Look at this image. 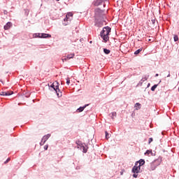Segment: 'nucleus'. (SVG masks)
Instances as JSON below:
<instances>
[{
    "mask_svg": "<svg viewBox=\"0 0 179 179\" xmlns=\"http://www.w3.org/2000/svg\"><path fill=\"white\" fill-rule=\"evenodd\" d=\"M162 157H159L157 159L154 160L152 162H154V164H156L157 167L158 166H160V164H162Z\"/></svg>",
    "mask_w": 179,
    "mask_h": 179,
    "instance_id": "obj_8",
    "label": "nucleus"
},
{
    "mask_svg": "<svg viewBox=\"0 0 179 179\" xmlns=\"http://www.w3.org/2000/svg\"><path fill=\"white\" fill-rule=\"evenodd\" d=\"M66 57H67L68 59H71V58H73V57H75V53L68 55Z\"/></svg>",
    "mask_w": 179,
    "mask_h": 179,
    "instance_id": "obj_22",
    "label": "nucleus"
},
{
    "mask_svg": "<svg viewBox=\"0 0 179 179\" xmlns=\"http://www.w3.org/2000/svg\"><path fill=\"white\" fill-rule=\"evenodd\" d=\"M170 76H171L170 75V71H168V75L166 76V78H170Z\"/></svg>",
    "mask_w": 179,
    "mask_h": 179,
    "instance_id": "obj_39",
    "label": "nucleus"
},
{
    "mask_svg": "<svg viewBox=\"0 0 179 179\" xmlns=\"http://www.w3.org/2000/svg\"><path fill=\"white\" fill-rule=\"evenodd\" d=\"M109 115H110V118H112V120H114V118H115V117H117V113L112 112Z\"/></svg>",
    "mask_w": 179,
    "mask_h": 179,
    "instance_id": "obj_17",
    "label": "nucleus"
},
{
    "mask_svg": "<svg viewBox=\"0 0 179 179\" xmlns=\"http://www.w3.org/2000/svg\"><path fill=\"white\" fill-rule=\"evenodd\" d=\"M24 12H25V15H26V16H29V9H24Z\"/></svg>",
    "mask_w": 179,
    "mask_h": 179,
    "instance_id": "obj_27",
    "label": "nucleus"
},
{
    "mask_svg": "<svg viewBox=\"0 0 179 179\" xmlns=\"http://www.w3.org/2000/svg\"><path fill=\"white\" fill-rule=\"evenodd\" d=\"M64 26H68V23H63Z\"/></svg>",
    "mask_w": 179,
    "mask_h": 179,
    "instance_id": "obj_41",
    "label": "nucleus"
},
{
    "mask_svg": "<svg viewBox=\"0 0 179 179\" xmlns=\"http://www.w3.org/2000/svg\"><path fill=\"white\" fill-rule=\"evenodd\" d=\"M157 76H159V73L155 74V78H157Z\"/></svg>",
    "mask_w": 179,
    "mask_h": 179,
    "instance_id": "obj_42",
    "label": "nucleus"
},
{
    "mask_svg": "<svg viewBox=\"0 0 179 179\" xmlns=\"http://www.w3.org/2000/svg\"><path fill=\"white\" fill-rule=\"evenodd\" d=\"M103 52L106 55H108V54H110V52H111V50H108L107 48H103Z\"/></svg>",
    "mask_w": 179,
    "mask_h": 179,
    "instance_id": "obj_19",
    "label": "nucleus"
},
{
    "mask_svg": "<svg viewBox=\"0 0 179 179\" xmlns=\"http://www.w3.org/2000/svg\"><path fill=\"white\" fill-rule=\"evenodd\" d=\"M143 79H141V81L139 82L138 85H142V83H143Z\"/></svg>",
    "mask_w": 179,
    "mask_h": 179,
    "instance_id": "obj_38",
    "label": "nucleus"
},
{
    "mask_svg": "<svg viewBox=\"0 0 179 179\" xmlns=\"http://www.w3.org/2000/svg\"><path fill=\"white\" fill-rule=\"evenodd\" d=\"M44 143H45V142H44L43 140L42 139L40 143L41 146H43L44 145Z\"/></svg>",
    "mask_w": 179,
    "mask_h": 179,
    "instance_id": "obj_36",
    "label": "nucleus"
},
{
    "mask_svg": "<svg viewBox=\"0 0 179 179\" xmlns=\"http://www.w3.org/2000/svg\"><path fill=\"white\" fill-rule=\"evenodd\" d=\"M46 1H48V0H46Z\"/></svg>",
    "mask_w": 179,
    "mask_h": 179,
    "instance_id": "obj_47",
    "label": "nucleus"
},
{
    "mask_svg": "<svg viewBox=\"0 0 179 179\" xmlns=\"http://www.w3.org/2000/svg\"><path fill=\"white\" fill-rule=\"evenodd\" d=\"M68 59H68L67 56H64V57H62V61L63 62H65L67 61Z\"/></svg>",
    "mask_w": 179,
    "mask_h": 179,
    "instance_id": "obj_24",
    "label": "nucleus"
},
{
    "mask_svg": "<svg viewBox=\"0 0 179 179\" xmlns=\"http://www.w3.org/2000/svg\"><path fill=\"white\" fill-rule=\"evenodd\" d=\"M0 82L3 85V81H2V80H0Z\"/></svg>",
    "mask_w": 179,
    "mask_h": 179,
    "instance_id": "obj_44",
    "label": "nucleus"
},
{
    "mask_svg": "<svg viewBox=\"0 0 179 179\" xmlns=\"http://www.w3.org/2000/svg\"><path fill=\"white\" fill-rule=\"evenodd\" d=\"M56 1H59V0H56Z\"/></svg>",
    "mask_w": 179,
    "mask_h": 179,
    "instance_id": "obj_46",
    "label": "nucleus"
},
{
    "mask_svg": "<svg viewBox=\"0 0 179 179\" xmlns=\"http://www.w3.org/2000/svg\"><path fill=\"white\" fill-rule=\"evenodd\" d=\"M152 142H153V138H150L148 139V145H150V143H152Z\"/></svg>",
    "mask_w": 179,
    "mask_h": 179,
    "instance_id": "obj_29",
    "label": "nucleus"
},
{
    "mask_svg": "<svg viewBox=\"0 0 179 179\" xmlns=\"http://www.w3.org/2000/svg\"><path fill=\"white\" fill-rule=\"evenodd\" d=\"M10 27H12V22H8L4 25L3 29L4 30H9Z\"/></svg>",
    "mask_w": 179,
    "mask_h": 179,
    "instance_id": "obj_12",
    "label": "nucleus"
},
{
    "mask_svg": "<svg viewBox=\"0 0 179 179\" xmlns=\"http://www.w3.org/2000/svg\"><path fill=\"white\" fill-rule=\"evenodd\" d=\"M3 13H4L5 15H8V11H7L6 10H3Z\"/></svg>",
    "mask_w": 179,
    "mask_h": 179,
    "instance_id": "obj_40",
    "label": "nucleus"
},
{
    "mask_svg": "<svg viewBox=\"0 0 179 179\" xmlns=\"http://www.w3.org/2000/svg\"><path fill=\"white\" fill-rule=\"evenodd\" d=\"M136 167L138 168L139 173H142V169H141V166L140 165H136Z\"/></svg>",
    "mask_w": 179,
    "mask_h": 179,
    "instance_id": "obj_28",
    "label": "nucleus"
},
{
    "mask_svg": "<svg viewBox=\"0 0 179 179\" xmlns=\"http://www.w3.org/2000/svg\"><path fill=\"white\" fill-rule=\"evenodd\" d=\"M142 48H140V49H138L137 50H136L135 52H134V55H139V53L141 52H142Z\"/></svg>",
    "mask_w": 179,
    "mask_h": 179,
    "instance_id": "obj_21",
    "label": "nucleus"
},
{
    "mask_svg": "<svg viewBox=\"0 0 179 179\" xmlns=\"http://www.w3.org/2000/svg\"><path fill=\"white\" fill-rule=\"evenodd\" d=\"M71 83V80H69V78L66 79V85H69Z\"/></svg>",
    "mask_w": 179,
    "mask_h": 179,
    "instance_id": "obj_33",
    "label": "nucleus"
},
{
    "mask_svg": "<svg viewBox=\"0 0 179 179\" xmlns=\"http://www.w3.org/2000/svg\"><path fill=\"white\" fill-rule=\"evenodd\" d=\"M108 0H96L94 1V6H100V5H103L104 2H107Z\"/></svg>",
    "mask_w": 179,
    "mask_h": 179,
    "instance_id": "obj_4",
    "label": "nucleus"
},
{
    "mask_svg": "<svg viewBox=\"0 0 179 179\" xmlns=\"http://www.w3.org/2000/svg\"><path fill=\"white\" fill-rule=\"evenodd\" d=\"M136 164H135V166H133L132 169H131V173H139V171L138 169V166H136Z\"/></svg>",
    "mask_w": 179,
    "mask_h": 179,
    "instance_id": "obj_15",
    "label": "nucleus"
},
{
    "mask_svg": "<svg viewBox=\"0 0 179 179\" xmlns=\"http://www.w3.org/2000/svg\"><path fill=\"white\" fill-rule=\"evenodd\" d=\"M151 155V156H153V152H152V150H147L145 152V156H149Z\"/></svg>",
    "mask_w": 179,
    "mask_h": 179,
    "instance_id": "obj_16",
    "label": "nucleus"
},
{
    "mask_svg": "<svg viewBox=\"0 0 179 179\" xmlns=\"http://www.w3.org/2000/svg\"><path fill=\"white\" fill-rule=\"evenodd\" d=\"M50 136H51V134H48L43 136V137L42 138V140L45 143V142H47V141H48V139H50Z\"/></svg>",
    "mask_w": 179,
    "mask_h": 179,
    "instance_id": "obj_14",
    "label": "nucleus"
},
{
    "mask_svg": "<svg viewBox=\"0 0 179 179\" xmlns=\"http://www.w3.org/2000/svg\"><path fill=\"white\" fill-rule=\"evenodd\" d=\"M73 16V14L72 13H68L66 15V17L64 19V22H71V18Z\"/></svg>",
    "mask_w": 179,
    "mask_h": 179,
    "instance_id": "obj_6",
    "label": "nucleus"
},
{
    "mask_svg": "<svg viewBox=\"0 0 179 179\" xmlns=\"http://www.w3.org/2000/svg\"><path fill=\"white\" fill-rule=\"evenodd\" d=\"M159 86V84H155L151 87L152 92H155L156 90V88Z\"/></svg>",
    "mask_w": 179,
    "mask_h": 179,
    "instance_id": "obj_20",
    "label": "nucleus"
},
{
    "mask_svg": "<svg viewBox=\"0 0 179 179\" xmlns=\"http://www.w3.org/2000/svg\"><path fill=\"white\" fill-rule=\"evenodd\" d=\"M34 36L36 38H37V37L40 38L41 34L40 33L35 34Z\"/></svg>",
    "mask_w": 179,
    "mask_h": 179,
    "instance_id": "obj_35",
    "label": "nucleus"
},
{
    "mask_svg": "<svg viewBox=\"0 0 179 179\" xmlns=\"http://www.w3.org/2000/svg\"><path fill=\"white\" fill-rule=\"evenodd\" d=\"M136 166H140L142 167L145 164V159H141L140 160L136 162Z\"/></svg>",
    "mask_w": 179,
    "mask_h": 179,
    "instance_id": "obj_10",
    "label": "nucleus"
},
{
    "mask_svg": "<svg viewBox=\"0 0 179 179\" xmlns=\"http://www.w3.org/2000/svg\"><path fill=\"white\" fill-rule=\"evenodd\" d=\"M105 135H106V138L109 139L110 134H108V132H107V131H105Z\"/></svg>",
    "mask_w": 179,
    "mask_h": 179,
    "instance_id": "obj_26",
    "label": "nucleus"
},
{
    "mask_svg": "<svg viewBox=\"0 0 179 179\" xmlns=\"http://www.w3.org/2000/svg\"><path fill=\"white\" fill-rule=\"evenodd\" d=\"M57 85H55V83H53L50 85V87L55 90V93L57 94V96L59 97H62V92H61V90H59V83L56 82Z\"/></svg>",
    "mask_w": 179,
    "mask_h": 179,
    "instance_id": "obj_2",
    "label": "nucleus"
},
{
    "mask_svg": "<svg viewBox=\"0 0 179 179\" xmlns=\"http://www.w3.org/2000/svg\"><path fill=\"white\" fill-rule=\"evenodd\" d=\"M76 145H78V146H79V148L83 145V143H82V142L80 141H77L76 142Z\"/></svg>",
    "mask_w": 179,
    "mask_h": 179,
    "instance_id": "obj_23",
    "label": "nucleus"
},
{
    "mask_svg": "<svg viewBox=\"0 0 179 179\" xmlns=\"http://www.w3.org/2000/svg\"><path fill=\"white\" fill-rule=\"evenodd\" d=\"M156 169H157V165L155 164L154 162H151L150 164V166H148V170L150 171H154V170H156Z\"/></svg>",
    "mask_w": 179,
    "mask_h": 179,
    "instance_id": "obj_5",
    "label": "nucleus"
},
{
    "mask_svg": "<svg viewBox=\"0 0 179 179\" xmlns=\"http://www.w3.org/2000/svg\"><path fill=\"white\" fill-rule=\"evenodd\" d=\"M173 40H174L175 42L178 41V36L174 35Z\"/></svg>",
    "mask_w": 179,
    "mask_h": 179,
    "instance_id": "obj_25",
    "label": "nucleus"
},
{
    "mask_svg": "<svg viewBox=\"0 0 179 179\" xmlns=\"http://www.w3.org/2000/svg\"><path fill=\"white\" fill-rule=\"evenodd\" d=\"M151 22H152V24H155V23H156V19H152V20H151Z\"/></svg>",
    "mask_w": 179,
    "mask_h": 179,
    "instance_id": "obj_34",
    "label": "nucleus"
},
{
    "mask_svg": "<svg viewBox=\"0 0 179 179\" xmlns=\"http://www.w3.org/2000/svg\"><path fill=\"white\" fill-rule=\"evenodd\" d=\"M90 104H85V106H80V108H78L77 110H76V112L77 113H82L83 112V110L86 108V107H89Z\"/></svg>",
    "mask_w": 179,
    "mask_h": 179,
    "instance_id": "obj_9",
    "label": "nucleus"
},
{
    "mask_svg": "<svg viewBox=\"0 0 179 179\" xmlns=\"http://www.w3.org/2000/svg\"><path fill=\"white\" fill-rule=\"evenodd\" d=\"M149 86H150V83L148 84L147 87H149Z\"/></svg>",
    "mask_w": 179,
    "mask_h": 179,
    "instance_id": "obj_43",
    "label": "nucleus"
},
{
    "mask_svg": "<svg viewBox=\"0 0 179 179\" xmlns=\"http://www.w3.org/2000/svg\"><path fill=\"white\" fill-rule=\"evenodd\" d=\"M80 150H83V153H87V145H85V144H83L80 147Z\"/></svg>",
    "mask_w": 179,
    "mask_h": 179,
    "instance_id": "obj_11",
    "label": "nucleus"
},
{
    "mask_svg": "<svg viewBox=\"0 0 179 179\" xmlns=\"http://www.w3.org/2000/svg\"><path fill=\"white\" fill-rule=\"evenodd\" d=\"M103 20L95 18L94 26L96 27H103Z\"/></svg>",
    "mask_w": 179,
    "mask_h": 179,
    "instance_id": "obj_3",
    "label": "nucleus"
},
{
    "mask_svg": "<svg viewBox=\"0 0 179 179\" xmlns=\"http://www.w3.org/2000/svg\"><path fill=\"white\" fill-rule=\"evenodd\" d=\"M12 94H13V92H1L0 93V96H12Z\"/></svg>",
    "mask_w": 179,
    "mask_h": 179,
    "instance_id": "obj_13",
    "label": "nucleus"
},
{
    "mask_svg": "<svg viewBox=\"0 0 179 179\" xmlns=\"http://www.w3.org/2000/svg\"><path fill=\"white\" fill-rule=\"evenodd\" d=\"M142 79H143V82L148 80V79H149V74L144 75L143 76Z\"/></svg>",
    "mask_w": 179,
    "mask_h": 179,
    "instance_id": "obj_18",
    "label": "nucleus"
},
{
    "mask_svg": "<svg viewBox=\"0 0 179 179\" xmlns=\"http://www.w3.org/2000/svg\"><path fill=\"white\" fill-rule=\"evenodd\" d=\"M43 148L45 150H48V145H44Z\"/></svg>",
    "mask_w": 179,
    "mask_h": 179,
    "instance_id": "obj_37",
    "label": "nucleus"
},
{
    "mask_svg": "<svg viewBox=\"0 0 179 179\" xmlns=\"http://www.w3.org/2000/svg\"><path fill=\"white\" fill-rule=\"evenodd\" d=\"M90 43H92V41H90Z\"/></svg>",
    "mask_w": 179,
    "mask_h": 179,
    "instance_id": "obj_45",
    "label": "nucleus"
},
{
    "mask_svg": "<svg viewBox=\"0 0 179 179\" xmlns=\"http://www.w3.org/2000/svg\"><path fill=\"white\" fill-rule=\"evenodd\" d=\"M134 107H138V108H141V103H136L134 106Z\"/></svg>",
    "mask_w": 179,
    "mask_h": 179,
    "instance_id": "obj_30",
    "label": "nucleus"
},
{
    "mask_svg": "<svg viewBox=\"0 0 179 179\" xmlns=\"http://www.w3.org/2000/svg\"><path fill=\"white\" fill-rule=\"evenodd\" d=\"M110 33H111V27H104L101 31L100 37L103 40L105 43H107L110 40Z\"/></svg>",
    "mask_w": 179,
    "mask_h": 179,
    "instance_id": "obj_1",
    "label": "nucleus"
},
{
    "mask_svg": "<svg viewBox=\"0 0 179 179\" xmlns=\"http://www.w3.org/2000/svg\"><path fill=\"white\" fill-rule=\"evenodd\" d=\"M138 173H134V174H133L134 178H138Z\"/></svg>",
    "mask_w": 179,
    "mask_h": 179,
    "instance_id": "obj_31",
    "label": "nucleus"
},
{
    "mask_svg": "<svg viewBox=\"0 0 179 179\" xmlns=\"http://www.w3.org/2000/svg\"><path fill=\"white\" fill-rule=\"evenodd\" d=\"M9 162H10V158H8V159L4 162V164H6V163H9Z\"/></svg>",
    "mask_w": 179,
    "mask_h": 179,
    "instance_id": "obj_32",
    "label": "nucleus"
},
{
    "mask_svg": "<svg viewBox=\"0 0 179 179\" xmlns=\"http://www.w3.org/2000/svg\"><path fill=\"white\" fill-rule=\"evenodd\" d=\"M39 38H51V34L41 33L39 36Z\"/></svg>",
    "mask_w": 179,
    "mask_h": 179,
    "instance_id": "obj_7",
    "label": "nucleus"
}]
</instances>
